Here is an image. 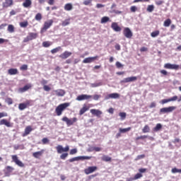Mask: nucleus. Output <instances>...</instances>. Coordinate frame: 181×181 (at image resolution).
I'll list each match as a JSON object with an SVG mask.
<instances>
[{
	"instance_id": "1",
	"label": "nucleus",
	"mask_w": 181,
	"mask_h": 181,
	"mask_svg": "<svg viewBox=\"0 0 181 181\" xmlns=\"http://www.w3.org/2000/svg\"><path fill=\"white\" fill-rule=\"evenodd\" d=\"M68 107H70V103H64L59 105L56 109L55 112L58 117H60L63 114V111Z\"/></svg>"
},
{
	"instance_id": "2",
	"label": "nucleus",
	"mask_w": 181,
	"mask_h": 181,
	"mask_svg": "<svg viewBox=\"0 0 181 181\" xmlns=\"http://www.w3.org/2000/svg\"><path fill=\"white\" fill-rule=\"evenodd\" d=\"M53 20L50 19L44 23L43 27L41 29V33H43L47 30V29H49L51 26L53 25Z\"/></svg>"
},
{
	"instance_id": "3",
	"label": "nucleus",
	"mask_w": 181,
	"mask_h": 181,
	"mask_svg": "<svg viewBox=\"0 0 181 181\" xmlns=\"http://www.w3.org/2000/svg\"><path fill=\"white\" fill-rule=\"evenodd\" d=\"M32 100H26L25 103H20L18 105V110L20 111H23V110H26L28 107H32Z\"/></svg>"
},
{
	"instance_id": "4",
	"label": "nucleus",
	"mask_w": 181,
	"mask_h": 181,
	"mask_svg": "<svg viewBox=\"0 0 181 181\" xmlns=\"http://www.w3.org/2000/svg\"><path fill=\"white\" fill-rule=\"evenodd\" d=\"M62 121H64V122L66 123V125L68 127H71V125H74L75 122H77V117L69 119V117H62Z\"/></svg>"
},
{
	"instance_id": "5",
	"label": "nucleus",
	"mask_w": 181,
	"mask_h": 181,
	"mask_svg": "<svg viewBox=\"0 0 181 181\" xmlns=\"http://www.w3.org/2000/svg\"><path fill=\"white\" fill-rule=\"evenodd\" d=\"M11 159L17 166H19L20 168H25V164L23 163L22 161L20 160L19 158L16 155L11 156Z\"/></svg>"
},
{
	"instance_id": "6",
	"label": "nucleus",
	"mask_w": 181,
	"mask_h": 181,
	"mask_svg": "<svg viewBox=\"0 0 181 181\" xmlns=\"http://www.w3.org/2000/svg\"><path fill=\"white\" fill-rule=\"evenodd\" d=\"M56 150L57 153H63V152H69L70 151V147L69 146H66L65 148L62 145H58L56 147Z\"/></svg>"
},
{
	"instance_id": "7",
	"label": "nucleus",
	"mask_w": 181,
	"mask_h": 181,
	"mask_svg": "<svg viewBox=\"0 0 181 181\" xmlns=\"http://www.w3.org/2000/svg\"><path fill=\"white\" fill-rule=\"evenodd\" d=\"M164 69H168V70H179L180 66L177 64L167 63L164 64Z\"/></svg>"
},
{
	"instance_id": "8",
	"label": "nucleus",
	"mask_w": 181,
	"mask_h": 181,
	"mask_svg": "<svg viewBox=\"0 0 181 181\" xmlns=\"http://www.w3.org/2000/svg\"><path fill=\"white\" fill-rule=\"evenodd\" d=\"M91 159V157L90 156H78V157H74L69 160V162H76L77 160H90Z\"/></svg>"
},
{
	"instance_id": "9",
	"label": "nucleus",
	"mask_w": 181,
	"mask_h": 181,
	"mask_svg": "<svg viewBox=\"0 0 181 181\" xmlns=\"http://www.w3.org/2000/svg\"><path fill=\"white\" fill-rule=\"evenodd\" d=\"M123 35L127 39H131L133 36L132 31H131V29H129V28H124L123 30Z\"/></svg>"
},
{
	"instance_id": "10",
	"label": "nucleus",
	"mask_w": 181,
	"mask_h": 181,
	"mask_svg": "<svg viewBox=\"0 0 181 181\" xmlns=\"http://www.w3.org/2000/svg\"><path fill=\"white\" fill-rule=\"evenodd\" d=\"M176 110V107L175 106H170L168 107H163L160 110V112L162 114H165L166 112H172L173 111H175Z\"/></svg>"
},
{
	"instance_id": "11",
	"label": "nucleus",
	"mask_w": 181,
	"mask_h": 181,
	"mask_svg": "<svg viewBox=\"0 0 181 181\" xmlns=\"http://www.w3.org/2000/svg\"><path fill=\"white\" fill-rule=\"evenodd\" d=\"M13 170H15V168H13V167L11 165H7L4 170L5 176H11V173H12Z\"/></svg>"
},
{
	"instance_id": "12",
	"label": "nucleus",
	"mask_w": 181,
	"mask_h": 181,
	"mask_svg": "<svg viewBox=\"0 0 181 181\" xmlns=\"http://www.w3.org/2000/svg\"><path fill=\"white\" fill-rule=\"evenodd\" d=\"M97 169H98L97 166L88 167L86 169L84 170V173L86 175H90L91 173H94V172H95Z\"/></svg>"
},
{
	"instance_id": "13",
	"label": "nucleus",
	"mask_w": 181,
	"mask_h": 181,
	"mask_svg": "<svg viewBox=\"0 0 181 181\" xmlns=\"http://www.w3.org/2000/svg\"><path fill=\"white\" fill-rule=\"evenodd\" d=\"M93 98V96L90 95H81L76 98L77 101H84V100H90Z\"/></svg>"
},
{
	"instance_id": "14",
	"label": "nucleus",
	"mask_w": 181,
	"mask_h": 181,
	"mask_svg": "<svg viewBox=\"0 0 181 181\" xmlns=\"http://www.w3.org/2000/svg\"><path fill=\"white\" fill-rule=\"evenodd\" d=\"M54 95H57V97H63L66 94V91L63 89H57L53 90Z\"/></svg>"
},
{
	"instance_id": "15",
	"label": "nucleus",
	"mask_w": 181,
	"mask_h": 181,
	"mask_svg": "<svg viewBox=\"0 0 181 181\" xmlns=\"http://www.w3.org/2000/svg\"><path fill=\"white\" fill-rule=\"evenodd\" d=\"M97 59H98V56L90 57H88V58H85L83 60V63H84V64L93 63V62H94V60H97Z\"/></svg>"
},
{
	"instance_id": "16",
	"label": "nucleus",
	"mask_w": 181,
	"mask_h": 181,
	"mask_svg": "<svg viewBox=\"0 0 181 181\" xmlns=\"http://www.w3.org/2000/svg\"><path fill=\"white\" fill-rule=\"evenodd\" d=\"M90 105H91L89 104L88 105H87L84 104L83 105V107L79 111V115H83L85 112H86V111H88L90 110Z\"/></svg>"
},
{
	"instance_id": "17",
	"label": "nucleus",
	"mask_w": 181,
	"mask_h": 181,
	"mask_svg": "<svg viewBox=\"0 0 181 181\" xmlns=\"http://www.w3.org/2000/svg\"><path fill=\"white\" fill-rule=\"evenodd\" d=\"M72 53L69 51H65L62 54L59 55L60 59H62L65 60L66 59H68V57H70L71 56Z\"/></svg>"
},
{
	"instance_id": "18",
	"label": "nucleus",
	"mask_w": 181,
	"mask_h": 181,
	"mask_svg": "<svg viewBox=\"0 0 181 181\" xmlns=\"http://www.w3.org/2000/svg\"><path fill=\"white\" fill-rule=\"evenodd\" d=\"M90 113L92 115H95L96 117H100L101 115H103V112L100 110L97 109H92L90 110Z\"/></svg>"
},
{
	"instance_id": "19",
	"label": "nucleus",
	"mask_w": 181,
	"mask_h": 181,
	"mask_svg": "<svg viewBox=\"0 0 181 181\" xmlns=\"http://www.w3.org/2000/svg\"><path fill=\"white\" fill-rule=\"evenodd\" d=\"M13 5V0H5L2 4L3 8H9Z\"/></svg>"
},
{
	"instance_id": "20",
	"label": "nucleus",
	"mask_w": 181,
	"mask_h": 181,
	"mask_svg": "<svg viewBox=\"0 0 181 181\" xmlns=\"http://www.w3.org/2000/svg\"><path fill=\"white\" fill-rule=\"evenodd\" d=\"M30 88H32V84L28 83V84L24 86L23 88H20L18 89V91H20V93H25V92L28 91V90H30Z\"/></svg>"
},
{
	"instance_id": "21",
	"label": "nucleus",
	"mask_w": 181,
	"mask_h": 181,
	"mask_svg": "<svg viewBox=\"0 0 181 181\" xmlns=\"http://www.w3.org/2000/svg\"><path fill=\"white\" fill-rule=\"evenodd\" d=\"M136 80H138L136 76H131L125 78L123 81H122V83H131V81H136Z\"/></svg>"
},
{
	"instance_id": "22",
	"label": "nucleus",
	"mask_w": 181,
	"mask_h": 181,
	"mask_svg": "<svg viewBox=\"0 0 181 181\" xmlns=\"http://www.w3.org/2000/svg\"><path fill=\"white\" fill-rule=\"evenodd\" d=\"M105 100H110V98H119V94L117 93H110L105 97Z\"/></svg>"
},
{
	"instance_id": "23",
	"label": "nucleus",
	"mask_w": 181,
	"mask_h": 181,
	"mask_svg": "<svg viewBox=\"0 0 181 181\" xmlns=\"http://www.w3.org/2000/svg\"><path fill=\"white\" fill-rule=\"evenodd\" d=\"M176 100H177V96L175 95L173 98L162 100L161 104H166L168 103H170V101H176Z\"/></svg>"
},
{
	"instance_id": "24",
	"label": "nucleus",
	"mask_w": 181,
	"mask_h": 181,
	"mask_svg": "<svg viewBox=\"0 0 181 181\" xmlns=\"http://www.w3.org/2000/svg\"><path fill=\"white\" fill-rule=\"evenodd\" d=\"M0 125H5L8 128H11L12 127V124L8 122V120H6V119H3L0 120Z\"/></svg>"
},
{
	"instance_id": "25",
	"label": "nucleus",
	"mask_w": 181,
	"mask_h": 181,
	"mask_svg": "<svg viewBox=\"0 0 181 181\" xmlns=\"http://www.w3.org/2000/svg\"><path fill=\"white\" fill-rule=\"evenodd\" d=\"M111 28L115 32H121V27L118 25V23H112Z\"/></svg>"
},
{
	"instance_id": "26",
	"label": "nucleus",
	"mask_w": 181,
	"mask_h": 181,
	"mask_svg": "<svg viewBox=\"0 0 181 181\" xmlns=\"http://www.w3.org/2000/svg\"><path fill=\"white\" fill-rule=\"evenodd\" d=\"M32 131H33L32 126H27L25 129L24 133L23 134V136H27V135H29Z\"/></svg>"
},
{
	"instance_id": "27",
	"label": "nucleus",
	"mask_w": 181,
	"mask_h": 181,
	"mask_svg": "<svg viewBox=\"0 0 181 181\" xmlns=\"http://www.w3.org/2000/svg\"><path fill=\"white\" fill-rule=\"evenodd\" d=\"M18 74L19 71H18V69L11 68L8 70V74H9L10 76H15Z\"/></svg>"
},
{
	"instance_id": "28",
	"label": "nucleus",
	"mask_w": 181,
	"mask_h": 181,
	"mask_svg": "<svg viewBox=\"0 0 181 181\" xmlns=\"http://www.w3.org/2000/svg\"><path fill=\"white\" fill-rule=\"evenodd\" d=\"M43 152H45V150H41L40 151L35 152L33 153V156L36 159H39V158H40V156L43 155Z\"/></svg>"
},
{
	"instance_id": "29",
	"label": "nucleus",
	"mask_w": 181,
	"mask_h": 181,
	"mask_svg": "<svg viewBox=\"0 0 181 181\" xmlns=\"http://www.w3.org/2000/svg\"><path fill=\"white\" fill-rule=\"evenodd\" d=\"M64 11H73V4L71 3H67L64 6Z\"/></svg>"
},
{
	"instance_id": "30",
	"label": "nucleus",
	"mask_w": 181,
	"mask_h": 181,
	"mask_svg": "<svg viewBox=\"0 0 181 181\" xmlns=\"http://www.w3.org/2000/svg\"><path fill=\"white\" fill-rule=\"evenodd\" d=\"M23 6L24 8H30L32 6V0H25L23 3Z\"/></svg>"
},
{
	"instance_id": "31",
	"label": "nucleus",
	"mask_w": 181,
	"mask_h": 181,
	"mask_svg": "<svg viewBox=\"0 0 181 181\" xmlns=\"http://www.w3.org/2000/svg\"><path fill=\"white\" fill-rule=\"evenodd\" d=\"M101 160H103V162H111V160H112V158L107 155H103L101 157Z\"/></svg>"
},
{
	"instance_id": "32",
	"label": "nucleus",
	"mask_w": 181,
	"mask_h": 181,
	"mask_svg": "<svg viewBox=\"0 0 181 181\" xmlns=\"http://www.w3.org/2000/svg\"><path fill=\"white\" fill-rule=\"evenodd\" d=\"M132 129L131 127H127L125 129H122V128H119V132H120V134H125L126 132H129V131Z\"/></svg>"
},
{
	"instance_id": "33",
	"label": "nucleus",
	"mask_w": 181,
	"mask_h": 181,
	"mask_svg": "<svg viewBox=\"0 0 181 181\" xmlns=\"http://www.w3.org/2000/svg\"><path fill=\"white\" fill-rule=\"evenodd\" d=\"M171 23H172V20H170V18H168L164 21L163 26H165V28H169Z\"/></svg>"
},
{
	"instance_id": "34",
	"label": "nucleus",
	"mask_w": 181,
	"mask_h": 181,
	"mask_svg": "<svg viewBox=\"0 0 181 181\" xmlns=\"http://www.w3.org/2000/svg\"><path fill=\"white\" fill-rule=\"evenodd\" d=\"M151 128L148 127V124H146L144 128L142 129V132L144 134H147L148 132H150Z\"/></svg>"
},
{
	"instance_id": "35",
	"label": "nucleus",
	"mask_w": 181,
	"mask_h": 181,
	"mask_svg": "<svg viewBox=\"0 0 181 181\" xmlns=\"http://www.w3.org/2000/svg\"><path fill=\"white\" fill-rule=\"evenodd\" d=\"M162 129V124L160 123H158L156 124V126L153 129V131L154 132H158V131H160Z\"/></svg>"
},
{
	"instance_id": "36",
	"label": "nucleus",
	"mask_w": 181,
	"mask_h": 181,
	"mask_svg": "<svg viewBox=\"0 0 181 181\" xmlns=\"http://www.w3.org/2000/svg\"><path fill=\"white\" fill-rule=\"evenodd\" d=\"M70 18L65 19L64 21L62 22V26H69L70 24Z\"/></svg>"
},
{
	"instance_id": "37",
	"label": "nucleus",
	"mask_w": 181,
	"mask_h": 181,
	"mask_svg": "<svg viewBox=\"0 0 181 181\" xmlns=\"http://www.w3.org/2000/svg\"><path fill=\"white\" fill-rule=\"evenodd\" d=\"M28 37L31 40H33V39H36V37H37V33H30Z\"/></svg>"
},
{
	"instance_id": "38",
	"label": "nucleus",
	"mask_w": 181,
	"mask_h": 181,
	"mask_svg": "<svg viewBox=\"0 0 181 181\" xmlns=\"http://www.w3.org/2000/svg\"><path fill=\"white\" fill-rule=\"evenodd\" d=\"M8 32H9V33H13V32H15V27L13 26V25H8V28H7Z\"/></svg>"
},
{
	"instance_id": "39",
	"label": "nucleus",
	"mask_w": 181,
	"mask_h": 181,
	"mask_svg": "<svg viewBox=\"0 0 181 181\" xmlns=\"http://www.w3.org/2000/svg\"><path fill=\"white\" fill-rule=\"evenodd\" d=\"M62 50V47H57L56 48H54L51 50V53L52 54H54L55 53H58V52H60Z\"/></svg>"
},
{
	"instance_id": "40",
	"label": "nucleus",
	"mask_w": 181,
	"mask_h": 181,
	"mask_svg": "<svg viewBox=\"0 0 181 181\" xmlns=\"http://www.w3.org/2000/svg\"><path fill=\"white\" fill-rule=\"evenodd\" d=\"M52 45V42H50L49 41H45L42 42L43 47H50Z\"/></svg>"
},
{
	"instance_id": "41",
	"label": "nucleus",
	"mask_w": 181,
	"mask_h": 181,
	"mask_svg": "<svg viewBox=\"0 0 181 181\" xmlns=\"http://www.w3.org/2000/svg\"><path fill=\"white\" fill-rule=\"evenodd\" d=\"M42 13H37L35 16V21H37L38 22H40V21H42Z\"/></svg>"
},
{
	"instance_id": "42",
	"label": "nucleus",
	"mask_w": 181,
	"mask_h": 181,
	"mask_svg": "<svg viewBox=\"0 0 181 181\" xmlns=\"http://www.w3.org/2000/svg\"><path fill=\"white\" fill-rule=\"evenodd\" d=\"M110 21V18L107 16H104L101 18V23H107V22Z\"/></svg>"
},
{
	"instance_id": "43",
	"label": "nucleus",
	"mask_w": 181,
	"mask_h": 181,
	"mask_svg": "<svg viewBox=\"0 0 181 181\" xmlns=\"http://www.w3.org/2000/svg\"><path fill=\"white\" fill-rule=\"evenodd\" d=\"M160 32L159 30L153 31L151 33V37H156V36H159Z\"/></svg>"
},
{
	"instance_id": "44",
	"label": "nucleus",
	"mask_w": 181,
	"mask_h": 181,
	"mask_svg": "<svg viewBox=\"0 0 181 181\" xmlns=\"http://www.w3.org/2000/svg\"><path fill=\"white\" fill-rule=\"evenodd\" d=\"M28 25H29V23L28 22V21L20 23L21 28H28Z\"/></svg>"
},
{
	"instance_id": "45",
	"label": "nucleus",
	"mask_w": 181,
	"mask_h": 181,
	"mask_svg": "<svg viewBox=\"0 0 181 181\" xmlns=\"http://www.w3.org/2000/svg\"><path fill=\"white\" fill-rule=\"evenodd\" d=\"M144 175L139 173H136L134 177H133L134 180H137V179H141V177H142Z\"/></svg>"
},
{
	"instance_id": "46",
	"label": "nucleus",
	"mask_w": 181,
	"mask_h": 181,
	"mask_svg": "<svg viewBox=\"0 0 181 181\" xmlns=\"http://www.w3.org/2000/svg\"><path fill=\"white\" fill-rule=\"evenodd\" d=\"M153 9H155V6L153 5H148L147 7V12H153Z\"/></svg>"
},
{
	"instance_id": "47",
	"label": "nucleus",
	"mask_w": 181,
	"mask_h": 181,
	"mask_svg": "<svg viewBox=\"0 0 181 181\" xmlns=\"http://www.w3.org/2000/svg\"><path fill=\"white\" fill-rule=\"evenodd\" d=\"M119 115L122 120H124V119H125V118H127V113L126 112H119Z\"/></svg>"
},
{
	"instance_id": "48",
	"label": "nucleus",
	"mask_w": 181,
	"mask_h": 181,
	"mask_svg": "<svg viewBox=\"0 0 181 181\" xmlns=\"http://www.w3.org/2000/svg\"><path fill=\"white\" fill-rule=\"evenodd\" d=\"M67 156H69V153H64L60 156V159H62L63 160H66V158H67Z\"/></svg>"
},
{
	"instance_id": "49",
	"label": "nucleus",
	"mask_w": 181,
	"mask_h": 181,
	"mask_svg": "<svg viewBox=\"0 0 181 181\" xmlns=\"http://www.w3.org/2000/svg\"><path fill=\"white\" fill-rule=\"evenodd\" d=\"M172 173H181V169H177L176 168H174L171 170Z\"/></svg>"
},
{
	"instance_id": "50",
	"label": "nucleus",
	"mask_w": 181,
	"mask_h": 181,
	"mask_svg": "<svg viewBox=\"0 0 181 181\" xmlns=\"http://www.w3.org/2000/svg\"><path fill=\"white\" fill-rule=\"evenodd\" d=\"M20 70H21V71H25L28 70V64H23L20 67Z\"/></svg>"
},
{
	"instance_id": "51",
	"label": "nucleus",
	"mask_w": 181,
	"mask_h": 181,
	"mask_svg": "<svg viewBox=\"0 0 181 181\" xmlns=\"http://www.w3.org/2000/svg\"><path fill=\"white\" fill-rule=\"evenodd\" d=\"M6 102L7 103V104H8V105H11V104H13V100L11 98H8L6 100Z\"/></svg>"
},
{
	"instance_id": "52",
	"label": "nucleus",
	"mask_w": 181,
	"mask_h": 181,
	"mask_svg": "<svg viewBox=\"0 0 181 181\" xmlns=\"http://www.w3.org/2000/svg\"><path fill=\"white\" fill-rule=\"evenodd\" d=\"M148 138V136L144 135V136H140L136 138V141H139V139H146Z\"/></svg>"
},
{
	"instance_id": "53",
	"label": "nucleus",
	"mask_w": 181,
	"mask_h": 181,
	"mask_svg": "<svg viewBox=\"0 0 181 181\" xmlns=\"http://www.w3.org/2000/svg\"><path fill=\"white\" fill-rule=\"evenodd\" d=\"M91 2H93V0H85L83 4V5L88 6L91 5Z\"/></svg>"
},
{
	"instance_id": "54",
	"label": "nucleus",
	"mask_w": 181,
	"mask_h": 181,
	"mask_svg": "<svg viewBox=\"0 0 181 181\" xmlns=\"http://www.w3.org/2000/svg\"><path fill=\"white\" fill-rule=\"evenodd\" d=\"M144 158H145V155L144 154L139 155L136 158L135 160H139L141 159H144Z\"/></svg>"
},
{
	"instance_id": "55",
	"label": "nucleus",
	"mask_w": 181,
	"mask_h": 181,
	"mask_svg": "<svg viewBox=\"0 0 181 181\" xmlns=\"http://www.w3.org/2000/svg\"><path fill=\"white\" fill-rule=\"evenodd\" d=\"M77 153V148H73L70 151L69 155H76Z\"/></svg>"
},
{
	"instance_id": "56",
	"label": "nucleus",
	"mask_w": 181,
	"mask_h": 181,
	"mask_svg": "<svg viewBox=\"0 0 181 181\" xmlns=\"http://www.w3.org/2000/svg\"><path fill=\"white\" fill-rule=\"evenodd\" d=\"M130 11L131 12H136V11H138V8H136L135 6H132L130 8Z\"/></svg>"
},
{
	"instance_id": "57",
	"label": "nucleus",
	"mask_w": 181,
	"mask_h": 181,
	"mask_svg": "<svg viewBox=\"0 0 181 181\" xmlns=\"http://www.w3.org/2000/svg\"><path fill=\"white\" fill-rule=\"evenodd\" d=\"M43 89L45 90V91H50V90H52V88L47 85H45L43 86Z\"/></svg>"
},
{
	"instance_id": "58",
	"label": "nucleus",
	"mask_w": 181,
	"mask_h": 181,
	"mask_svg": "<svg viewBox=\"0 0 181 181\" xmlns=\"http://www.w3.org/2000/svg\"><path fill=\"white\" fill-rule=\"evenodd\" d=\"M9 42L8 40H5L4 38H0V45H3V43H8Z\"/></svg>"
},
{
	"instance_id": "59",
	"label": "nucleus",
	"mask_w": 181,
	"mask_h": 181,
	"mask_svg": "<svg viewBox=\"0 0 181 181\" xmlns=\"http://www.w3.org/2000/svg\"><path fill=\"white\" fill-rule=\"evenodd\" d=\"M42 142L43 145H46V144H49V140L47 139V138H43L42 139Z\"/></svg>"
},
{
	"instance_id": "60",
	"label": "nucleus",
	"mask_w": 181,
	"mask_h": 181,
	"mask_svg": "<svg viewBox=\"0 0 181 181\" xmlns=\"http://www.w3.org/2000/svg\"><path fill=\"white\" fill-rule=\"evenodd\" d=\"M116 67H117V69H121V67H124V65H122V64H121L119 62H117Z\"/></svg>"
},
{
	"instance_id": "61",
	"label": "nucleus",
	"mask_w": 181,
	"mask_h": 181,
	"mask_svg": "<svg viewBox=\"0 0 181 181\" xmlns=\"http://www.w3.org/2000/svg\"><path fill=\"white\" fill-rule=\"evenodd\" d=\"M160 73L163 74V76H168V71L166 70L162 69L160 71Z\"/></svg>"
},
{
	"instance_id": "62",
	"label": "nucleus",
	"mask_w": 181,
	"mask_h": 181,
	"mask_svg": "<svg viewBox=\"0 0 181 181\" xmlns=\"http://www.w3.org/2000/svg\"><path fill=\"white\" fill-rule=\"evenodd\" d=\"M103 84L101 83H92L91 87L95 88V87H100V86H102Z\"/></svg>"
},
{
	"instance_id": "63",
	"label": "nucleus",
	"mask_w": 181,
	"mask_h": 181,
	"mask_svg": "<svg viewBox=\"0 0 181 181\" xmlns=\"http://www.w3.org/2000/svg\"><path fill=\"white\" fill-rule=\"evenodd\" d=\"M100 98H101V95H94L93 96V100H95V101H97Z\"/></svg>"
},
{
	"instance_id": "64",
	"label": "nucleus",
	"mask_w": 181,
	"mask_h": 181,
	"mask_svg": "<svg viewBox=\"0 0 181 181\" xmlns=\"http://www.w3.org/2000/svg\"><path fill=\"white\" fill-rule=\"evenodd\" d=\"M95 152H101L102 148L100 147H93Z\"/></svg>"
}]
</instances>
